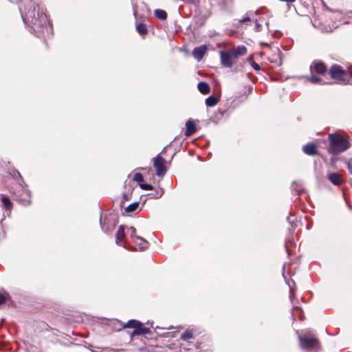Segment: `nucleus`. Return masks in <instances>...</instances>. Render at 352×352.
Listing matches in <instances>:
<instances>
[{"label":"nucleus","mask_w":352,"mask_h":352,"mask_svg":"<svg viewBox=\"0 0 352 352\" xmlns=\"http://www.w3.org/2000/svg\"><path fill=\"white\" fill-rule=\"evenodd\" d=\"M24 23L33 30L37 36H40L47 29L49 23L47 16L39 7L34 2L30 1L25 8L24 14H22Z\"/></svg>","instance_id":"1"},{"label":"nucleus","mask_w":352,"mask_h":352,"mask_svg":"<svg viewBox=\"0 0 352 352\" xmlns=\"http://www.w3.org/2000/svg\"><path fill=\"white\" fill-rule=\"evenodd\" d=\"M329 139L330 145L329 152L333 155H337L345 151L350 146L349 141L342 135L339 134H329Z\"/></svg>","instance_id":"2"},{"label":"nucleus","mask_w":352,"mask_h":352,"mask_svg":"<svg viewBox=\"0 0 352 352\" xmlns=\"http://www.w3.org/2000/svg\"><path fill=\"white\" fill-rule=\"evenodd\" d=\"M329 74L332 79L336 80L340 83L352 85V71H345L340 65H334L331 66Z\"/></svg>","instance_id":"3"},{"label":"nucleus","mask_w":352,"mask_h":352,"mask_svg":"<svg viewBox=\"0 0 352 352\" xmlns=\"http://www.w3.org/2000/svg\"><path fill=\"white\" fill-rule=\"evenodd\" d=\"M124 327L134 329L133 331L131 333V338L135 336L144 335L149 332L148 328L142 327V324L136 320H129Z\"/></svg>","instance_id":"4"},{"label":"nucleus","mask_w":352,"mask_h":352,"mask_svg":"<svg viewBox=\"0 0 352 352\" xmlns=\"http://www.w3.org/2000/svg\"><path fill=\"white\" fill-rule=\"evenodd\" d=\"M300 346L304 349H311L319 345V341L313 335L305 334L304 337H299Z\"/></svg>","instance_id":"5"},{"label":"nucleus","mask_w":352,"mask_h":352,"mask_svg":"<svg viewBox=\"0 0 352 352\" xmlns=\"http://www.w3.org/2000/svg\"><path fill=\"white\" fill-rule=\"evenodd\" d=\"M153 166L156 169V174L158 177H163L166 173L165 160L160 155H157L153 160Z\"/></svg>","instance_id":"6"},{"label":"nucleus","mask_w":352,"mask_h":352,"mask_svg":"<svg viewBox=\"0 0 352 352\" xmlns=\"http://www.w3.org/2000/svg\"><path fill=\"white\" fill-rule=\"evenodd\" d=\"M221 64L227 67H232L233 65L232 59L234 58L232 52L221 51L220 52Z\"/></svg>","instance_id":"7"},{"label":"nucleus","mask_w":352,"mask_h":352,"mask_svg":"<svg viewBox=\"0 0 352 352\" xmlns=\"http://www.w3.org/2000/svg\"><path fill=\"white\" fill-rule=\"evenodd\" d=\"M310 70L313 75L314 74L323 75L327 72V68L323 63L314 62L310 67Z\"/></svg>","instance_id":"8"},{"label":"nucleus","mask_w":352,"mask_h":352,"mask_svg":"<svg viewBox=\"0 0 352 352\" xmlns=\"http://www.w3.org/2000/svg\"><path fill=\"white\" fill-rule=\"evenodd\" d=\"M126 228V227L124 226H120L118 228V230L116 232V243L118 245H122V246L126 247V245L124 244H123V241H124V239H125V236H126L125 231H124Z\"/></svg>","instance_id":"9"},{"label":"nucleus","mask_w":352,"mask_h":352,"mask_svg":"<svg viewBox=\"0 0 352 352\" xmlns=\"http://www.w3.org/2000/svg\"><path fill=\"white\" fill-rule=\"evenodd\" d=\"M207 51V47L206 45H201L195 47L192 51V55L195 59L200 61Z\"/></svg>","instance_id":"10"},{"label":"nucleus","mask_w":352,"mask_h":352,"mask_svg":"<svg viewBox=\"0 0 352 352\" xmlns=\"http://www.w3.org/2000/svg\"><path fill=\"white\" fill-rule=\"evenodd\" d=\"M328 179L333 184L336 186L341 185L344 181L341 175L336 173H329Z\"/></svg>","instance_id":"11"},{"label":"nucleus","mask_w":352,"mask_h":352,"mask_svg":"<svg viewBox=\"0 0 352 352\" xmlns=\"http://www.w3.org/2000/svg\"><path fill=\"white\" fill-rule=\"evenodd\" d=\"M302 151L308 155H315L317 153V146L315 144L309 143L303 146Z\"/></svg>","instance_id":"12"},{"label":"nucleus","mask_w":352,"mask_h":352,"mask_svg":"<svg viewBox=\"0 0 352 352\" xmlns=\"http://www.w3.org/2000/svg\"><path fill=\"white\" fill-rule=\"evenodd\" d=\"M186 130L185 131L186 136H190L196 132L197 129L195 126V123L192 120H188L186 123Z\"/></svg>","instance_id":"13"},{"label":"nucleus","mask_w":352,"mask_h":352,"mask_svg":"<svg viewBox=\"0 0 352 352\" xmlns=\"http://www.w3.org/2000/svg\"><path fill=\"white\" fill-rule=\"evenodd\" d=\"M0 201L6 211H10L12 208V204L8 197L1 195H0Z\"/></svg>","instance_id":"14"},{"label":"nucleus","mask_w":352,"mask_h":352,"mask_svg":"<svg viewBox=\"0 0 352 352\" xmlns=\"http://www.w3.org/2000/svg\"><path fill=\"white\" fill-rule=\"evenodd\" d=\"M133 242L135 244L136 246H138L140 250H143L148 246L147 241L140 236L137 238H135Z\"/></svg>","instance_id":"15"},{"label":"nucleus","mask_w":352,"mask_h":352,"mask_svg":"<svg viewBox=\"0 0 352 352\" xmlns=\"http://www.w3.org/2000/svg\"><path fill=\"white\" fill-rule=\"evenodd\" d=\"M247 49L245 46H239L232 52L235 58H238L239 56L245 55Z\"/></svg>","instance_id":"16"},{"label":"nucleus","mask_w":352,"mask_h":352,"mask_svg":"<svg viewBox=\"0 0 352 352\" xmlns=\"http://www.w3.org/2000/svg\"><path fill=\"white\" fill-rule=\"evenodd\" d=\"M198 89L202 94H208L210 93V88L209 85L206 82H200L198 84Z\"/></svg>","instance_id":"17"},{"label":"nucleus","mask_w":352,"mask_h":352,"mask_svg":"<svg viewBox=\"0 0 352 352\" xmlns=\"http://www.w3.org/2000/svg\"><path fill=\"white\" fill-rule=\"evenodd\" d=\"M219 101V97L210 96L206 99V104L208 107H214L218 103Z\"/></svg>","instance_id":"18"},{"label":"nucleus","mask_w":352,"mask_h":352,"mask_svg":"<svg viewBox=\"0 0 352 352\" xmlns=\"http://www.w3.org/2000/svg\"><path fill=\"white\" fill-rule=\"evenodd\" d=\"M155 16L161 20H165L167 18L166 12L164 10L160 9H157L155 10Z\"/></svg>","instance_id":"19"},{"label":"nucleus","mask_w":352,"mask_h":352,"mask_svg":"<svg viewBox=\"0 0 352 352\" xmlns=\"http://www.w3.org/2000/svg\"><path fill=\"white\" fill-rule=\"evenodd\" d=\"M136 30L141 35H144L147 33V28L144 24L140 23L136 25Z\"/></svg>","instance_id":"20"},{"label":"nucleus","mask_w":352,"mask_h":352,"mask_svg":"<svg viewBox=\"0 0 352 352\" xmlns=\"http://www.w3.org/2000/svg\"><path fill=\"white\" fill-rule=\"evenodd\" d=\"M308 80L309 81H311V82L313 83H321V84H325L327 83L322 77H315V76H311L310 78H308Z\"/></svg>","instance_id":"21"},{"label":"nucleus","mask_w":352,"mask_h":352,"mask_svg":"<svg viewBox=\"0 0 352 352\" xmlns=\"http://www.w3.org/2000/svg\"><path fill=\"white\" fill-rule=\"evenodd\" d=\"M138 206H139V204L138 202L133 203L126 208L125 211L126 212H134L137 210Z\"/></svg>","instance_id":"22"},{"label":"nucleus","mask_w":352,"mask_h":352,"mask_svg":"<svg viewBox=\"0 0 352 352\" xmlns=\"http://www.w3.org/2000/svg\"><path fill=\"white\" fill-rule=\"evenodd\" d=\"M193 337V335L191 332H186L181 336V338L183 340H188L189 339H191Z\"/></svg>","instance_id":"23"},{"label":"nucleus","mask_w":352,"mask_h":352,"mask_svg":"<svg viewBox=\"0 0 352 352\" xmlns=\"http://www.w3.org/2000/svg\"><path fill=\"white\" fill-rule=\"evenodd\" d=\"M133 179L139 183L142 182L144 181L143 175L140 173H137L134 175Z\"/></svg>","instance_id":"24"},{"label":"nucleus","mask_w":352,"mask_h":352,"mask_svg":"<svg viewBox=\"0 0 352 352\" xmlns=\"http://www.w3.org/2000/svg\"><path fill=\"white\" fill-rule=\"evenodd\" d=\"M128 230L131 231V238L132 239V241H134L135 238H137L139 236L136 235V234H135L136 230L134 227H130L128 228Z\"/></svg>","instance_id":"25"},{"label":"nucleus","mask_w":352,"mask_h":352,"mask_svg":"<svg viewBox=\"0 0 352 352\" xmlns=\"http://www.w3.org/2000/svg\"><path fill=\"white\" fill-rule=\"evenodd\" d=\"M140 187L142 189L145 190H151L153 189V186H151V184H140Z\"/></svg>","instance_id":"26"},{"label":"nucleus","mask_w":352,"mask_h":352,"mask_svg":"<svg viewBox=\"0 0 352 352\" xmlns=\"http://www.w3.org/2000/svg\"><path fill=\"white\" fill-rule=\"evenodd\" d=\"M8 296V294L6 293H0V305H2L6 302Z\"/></svg>","instance_id":"27"},{"label":"nucleus","mask_w":352,"mask_h":352,"mask_svg":"<svg viewBox=\"0 0 352 352\" xmlns=\"http://www.w3.org/2000/svg\"><path fill=\"white\" fill-rule=\"evenodd\" d=\"M347 167L350 173L352 175V158L349 160Z\"/></svg>","instance_id":"28"},{"label":"nucleus","mask_w":352,"mask_h":352,"mask_svg":"<svg viewBox=\"0 0 352 352\" xmlns=\"http://www.w3.org/2000/svg\"><path fill=\"white\" fill-rule=\"evenodd\" d=\"M252 67L256 71H259L261 69L260 65L254 62L252 63Z\"/></svg>","instance_id":"29"},{"label":"nucleus","mask_w":352,"mask_h":352,"mask_svg":"<svg viewBox=\"0 0 352 352\" xmlns=\"http://www.w3.org/2000/svg\"><path fill=\"white\" fill-rule=\"evenodd\" d=\"M255 31H256V32L261 31V25L257 21H256Z\"/></svg>","instance_id":"30"},{"label":"nucleus","mask_w":352,"mask_h":352,"mask_svg":"<svg viewBox=\"0 0 352 352\" xmlns=\"http://www.w3.org/2000/svg\"><path fill=\"white\" fill-rule=\"evenodd\" d=\"M250 21V18L249 16H245L243 19H242L241 20H240V23H245L247 21Z\"/></svg>","instance_id":"31"},{"label":"nucleus","mask_w":352,"mask_h":352,"mask_svg":"<svg viewBox=\"0 0 352 352\" xmlns=\"http://www.w3.org/2000/svg\"><path fill=\"white\" fill-rule=\"evenodd\" d=\"M321 30L323 32H330L332 31L331 28H322Z\"/></svg>","instance_id":"32"},{"label":"nucleus","mask_w":352,"mask_h":352,"mask_svg":"<svg viewBox=\"0 0 352 352\" xmlns=\"http://www.w3.org/2000/svg\"><path fill=\"white\" fill-rule=\"evenodd\" d=\"M136 14H137V10L135 8H133V14L134 16H136Z\"/></svg>","instance_id":"33"},{"label":"nucleus","mask_w":352,"mask_h":352,"mask_svg":"<svg viewBox=\"0 0 352 352\" xmlns=\"http://www.w3.org/2000/svg\"><path fill=\"white\" fill-rule=\"evenodd\" d=\"M100 225H101V227H102V230H104V227H103V226L102 225V222H101V221H100Z\"/></svg>","instance_id":"34"}]
</instances>
